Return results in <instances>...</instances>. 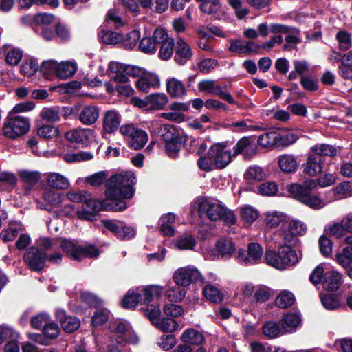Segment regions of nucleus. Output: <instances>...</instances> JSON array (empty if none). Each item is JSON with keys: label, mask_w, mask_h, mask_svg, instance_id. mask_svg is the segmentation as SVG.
<instances>
[{"label": "nucleus", "mask_w": 352, "mask_h": 352, "mask_svg": "<svg viewBox=\"0 0 352 352\" xmlns=\"http://www.w3.org/2000/svg\"><path fill=\"white\" fill-rule=\"evenodd\" d=\"M134 173L127 175L114 174L106 182L104 195L106 198L100 200L94 199L89 192L82 201L81 210L76 212L79 219L93 221L100 211L122 212L128 208L126 199H131L135 194L133 185Z\"/></svg>", "instance_id": "obj_1"}, {"label": "nucleus", "mask_w": 352, "mask_h": 352, "mask_svg": "<svg viewBox=\"0 0 352 352\" xmlns=\"http://www.w3.org/2000/svg\"><path fill=\"white\" fill-rule=\"evenodd\" d=\"M301 256V253L298 254L293 247L285 243L278 248L277 252L266 250L264 257L267 265L278 270H285L296 265Z\"/></svg>", "instance_id": "obj_2"}, {"label": "nucleus", "mask_w": 352, "mask_h": 352, "mask_svg": "<svg viewBox=\"0 0 352 352\" xmlns=\"http://www.w3.org/2000/svg\"><path fill=\"white\" fill-rule=\"evenodd\" d=\"M197 212L200 217L206 216L212 221H221L225 226H232L236 223L233 211L226 206L204 199L198 204Z\"/></svg>", "instance_id": "obj_3"}, {"label": "nucleus", "mask_w": 352, "mask_h": 352, "mask_svg": "<svg viewBox=\"0 0 352 352\" xmlns=\"http://www.w3.org/2000/svg\"><path fill=\"white\" fill-rule=\"evenodd\" d=\"M161 136L167 155L176 158L187 141L186 137L182 136L176 126L168 124L164 126Z\"/></svg>", "instance_id": "obj_4"}, {"label": "nucleus", "mask_w": 352, "mask_h": 352, "mask_svg": "<svg viewBox=\"0 0 352 352\" xmlns=\"http://www.w3.org/2000/svg\"><path fill=\"white\" fill-rule=\"evenodd\" d=\"M30 128L28 118L9 113L3 124V133L8 138L16 139L27 133Z\"/></svg>", "instance_id": "obj_5"}, {"label": "nucleus", "mask_w": 352, "mask_h": 352, "mask_svg": "<svg viewBox=\"0 0 352 352\" xmlns=\"http://www.w3.org/2000/svg\"><path fill=\"white\" fill-rule=\"evenodd\" d=\"M24 258L32 270L39 271L43 268L46 258L57 263L60 261L61 255L60 253H54V254L43 253L37 247L32 246L25 254Z\"/></svg>", "instance_id": "obj_6"}, {"label": "nucleus", "mask_w": 352, "mask_h": 352, "mask_svg": "<svg viewBox=\"0 0 352 352\" xmlns=\"http://www.w3.org/2000/svg\"><path fill=\"white\" fill-rule=\"evenodd\" d=\"M228 145V142L215 143L207 152L208 157L214 160L215 166L218 169L226 168L232 160L230 151H225Z\"/></svg>", "instance_id": "obj_7"}, {"label": "nucleus", "mask_w": 352, "mask_h": 352, "mask_svg": "<svg viewBox=\"0 0 352 352\" xmlns=\"http://www.w3.org/2000/svg\"><path fill=\"white\" fill-rule=\"evenodd\" d=\"M263 254V248L260 243H248L246 250L239 248L236 252L237 261L244 265L258 263Z\"/></svg>", "instance_id": "obj_8"}, {"label": "nucleus", "mask_w": 352, "mask_h": 352, "mask_svg": "<svg viewBox=\"0 0 352 352\" xmlns=\"http://www.w3.org/2000/svg\"><path fill=\"white\" fill-rule=\"evenodd\" d=\"M63 250L73 259L80 260L85 257H96L99 251L94 245H80V243H63Z\"/></svg>", "instance_id": "obj_9"}, {"label": "nucleus", "mask_w": 352, "mask_h": 352, "mask_svg": "<svg viewBox=\"0 0 352 352\" xmlns=\"http://www.w3.org/2000/svg\"><path fill=\"white\" fill-rule=\"evenodd\" d=\"M201 252L214 258H228L237 252L234 243H202Z\"/></svg>", "instance_id": "obj_10"}, {"label": "nucleus", "mask_w": 352, "mask_h": 352, "mask_svg": "<svg viewBox=\"0 0 352 352\" xmlns=\"http://www.w3.org/2000/svg\"><path fill=\"white\" fill-rule=\"evenodd\" d=\"M101 222L102 226L119 240H132L136 235V230L132 226L123 223L119 225L115 221L109 219H103Z\"/></svg>", "instance_id": "obj_11"}, {"label": "nucleus", "mask_w": 352, "mask_h": 352, "mask_svg": "<svg viewBox=\"0 0 352 352\" xmlns=\"http://www.w3.org/2000/svg\"><path fill=\"white\" fill-rule=\"evenodd\" d=\"M306 231L307 227L304 223L298 220H292L287 230H278L275 236L281 237L283 242H300L298 237L303 236Z\"/></svg>", "instance_id": "obj_12"}, {"label": "nucleus", "mask_w": 352, "mask_h": 352, "mask_svg": "<svg viewBox=\"0 0 352 352\" xmlns=\"http://www.w3.org/2000/svg\"><path fill=\"white\" fill-rule=\"evenodd\" d=\"M173 278L178 286L187 287L193 281L202 280L200 272L195 268L183 267L177 269L173 274Z\"/></svg>", "instance_id": "obj_13"}, {"label": "nucleus", "mask_w": 352, "mask_h": 352, "mask_svg": "<svg viewBox=\"0 0 352 352\" xmlns=\"http://www.w3.org/2000/svg\"><path fill=\"white\" fill-rule=\"evenodd\" d=\"M324 160L318 153L310 150L307 156L306 162L303 163V173L309 176H316L322 172Z\"/></svg>", "instance_id": "obj_14"}, {"label": "nucleus", "mask_w": 352, "mask_h": 352, "mask_svg": "<svg viewBox=\"0 0 352 352\" xmlns=\"http://www.w3.org/2000/svg\"><path fill=\"white\" fill-rule=\"evenodd\" d=\"M163 292L164 288L160 285L139 287L135 289V294L138 296L140 304H148L154 298L160 297Z\"/></svg>", "instance_id": "obj_15"}, {"label": "nucleus", "mask_w": 352, "mask_h": 352, "mask_svg": "<svg viewBox=\"0 0 352 352\" xmlns=\"http://www.w3.org/2000/svg\"><path fill=\"white\" fill-rule=\"evenodd\" d=\"M120 333L124 337V345L126 344L137 345L140 342V338L133 329L131 325L124 320H117Z\"/></svg>", "instance_id": "obj_16"}, {"label": "nucleus", "mask_w": 352, "mask_h": 352, "mask_svg": "<svg viewBox=\"0 0 352 352\" xmlns=\"http://www.w3.org/2000/svg\"><path fill=\"white\" fill-rule=\"evenodd\" d=\"M175 56L174 59L179 65H184L187 60L192 56V51L189 45L182 38H179L177 41L175 49Z\"/></svg>", "instance_id": "obj_17"}, {"label": "nucleus", "mask_w": 352, "mask_h": 352, "mask_svg": "<svg viewBox=\"0 0 352 352\" xmlns=\"http://www.w3.org/2000/svg\"><path fill=\"white\" fill-rule=\"evenodd\" d=\"M298 157L292 154H283L278 157V166L280 170L285 173L296 172L299 162Z\"/></svg>", "instance_id": "obj_18"}, {"label": "nucleus", "mask_w": 352, "mask_h": 352, "mask_svg": "<svg viewBox=\"0 0 352 352\" xmlns=\"http://www.w3.org/2000/svg\"><path fill=\"white\" fill-rule=\"evenodd\" d=\"M98 37L100 43L106 45H116L123 40V34L107 28L98 31Z\"/></svg>", "instance_id": "obj_19"}, {"label": "nucleus", "mask_w": 352, "mask_h": 352, "mask_svg": "<svg viewBox=\"0 0 352 352\" xmlns=\"http://www.w3.org/2000/svg\"><path fill=\"white\" fill-rule=\"evenodd\" d=\"M166 91L173 98H181L187 94L184 83L175 78L167 80Z\"/></svg>", "instance_id": "obj_20"}, {"label": "nucleus", "mask_w": 352, "mask_h": 352, "mask_svg": "<svg viewBox=\"0 0 352 352\" xmlns=\"http://www.w3.org/2000/svg\"><path fill=\"white\" fill-rule=\"evenodd\" d=\"M120 122V115L116 111H107L103 117V129L107 133H113L118 129Z\"/></svg>", "instance_id": "obj_21"}, {"label": "nucleus", "mask_w": 352, "mask_h": 352, "mask_svg": "<svg viewBox=\"0 0 352 352\" xmlns=\"http://www.w3.org/2000/svg\"><path fill=\"white\" fill-rule=\"evenodd\" d=\"M148 110L160 111L165 109L168 97L165 93H152L148 95Z\"/></svg>", "instance_id": "obj_22"}, {"label": "nucleus", "mask_w": 352, "mask_h": 352, "mask_svg": "<svg viewBox=\"0 0 352 352\" xmlns=\"http://www.w3.org/2000/svg\"><path fill=\"white\" fill-rule=\"evenodd\" d=\"M342 283V276L336 271L327 272L324 274L322 287L324 289L329 291L337 290Z\"/></svg>", "instance_id": "obj_23"}, {"label": "nucleus", "mask_w": 352, "mask_h": 352, "mask_svg": "<svg viewBox=\"0 0 352 352\" xmlns=\"http://www.w3.org/2000/svg\"><path fill=\"white\" fill-rule=\"evenodd\" d=\"M338 73L344 80L352 82V51L345 53L342 59V65L338 67Z\"/></svg>", "instance_id": "obj_24"}, {"label": "nucleus", "mask_w": 352, "mask_h": 352, "mask_svg": "<svg viewBox=\"0 0 352 352\" xmlns=\"http://www.w3.org/2000/svg\"><path fill=\"white\" fill-rule=\"evenodd\" d=\"M99 117V109L96 106L87 105L83 107L79 115L80 121L87 125L94 124Z\"/></svg>", "instance_id": "obj_25"}, {"label": "nucleus", "mask_w": 352, "mask_h": 352, "mask_svg": "<svg viewBox=\"0 0 352 352\" xmlns=\"http://www.w3.org/2000/svg\"><path fill=\"white\" fill-rule=\"evenodd\" d=\"M92 133H94V131L90 129H76L72 131H67L65 133V138L71 142L83 144L88 140L89 135Z\"/></svg>", "instance_id": "obj_26"}, {"label": "nucleus", "mask_w": 352, "mask_h": 352, "mask_svg": "<svg viewBox=\"0 0 352 352\" xmlns=\"http://www.w3.org/2000/svg\"><path fill=\"white\" fill-rule=\"evenodd\" d=\"M201 281L205 284L203 289V294L204 297L212 302H220L223 300V294L220 289L216 285L208 283L203 279Z\"/></svg>", "instance_id": "obj_27"}, {"label": "nucleus", "mask_w": 352, "mask_h": 352, "mask_svg": "<svg viewBox=\"0 0 352 352\" xmlns=\"http://www.w3.org/2000/svg\"><path fill=\"white\" fill-rule=\"evenodd\" d=\"M180 338L183 342L194 345L201 344L204 339V336L199 331L192 328L186 329Z\"/></svg>", "instance_id": "obj_28"}, {"label": "nucleus", "mask_w": 352, "mask_h": 352, "mask_svg": "<svg viewBox=\"0 0 352 352\" xmlns=\"http://www.w3.org/2000/svg\"><path fill=\"white\" fill-rule=\"evenodd\" d=\"M263 333L269 338H274L285 333V329L282 328L280 322L267 321L263 325Z\"/></svg>", "instance_id": "obj_29"}, {"label": "nucleus", "mask_w": 352, "mask_h": 352, "mask_svg": "<svg viewBox=\"0 0 352 352\" xmlns=\"http://www.w3.org/2000/svg\"><path fill=\"white\" fill-rule=\"evenodd\" d=\"M154 326L165 333H173L179 329V323L170 318L163 317L158 321L154 322Z\"/></svg>", "instance_id": "obj_30"}, {"label": "nucleus", "mask_w": 352, "mask_h": 352, "mask_svg": "<svg viewBox=\"0 0 352 352\" xmlns=\"http://www.w3.org/2000/svg\"><path fill=\"white\" fill-rule=\"evenodd\" d=\"M265 177L263 169L256 166L249 167L244 173V179L249 184L261 182Z\"/></svg>", "instance_id": "obj_31"}, {"label": "nucleus", "mask_w": 352, "mask_h": 352, "mask_svg": "<svg viewBox=\"0 0 352 352\" xmlns=\"http://www.w3.org/2000/svg\"><path fill=\"white\" fill-rule=\"evenodd\" d=\"M148 140L146 132L142 129H138L135 134L133 135L129 141V146L135 150L142 149Z\"/></svg>", "instance_id": "obj_32"}, {"label": "nucleus", "mask_w": 352, "mask_h": 352, "mask_svg": "<svg viewBox=\"0 0 352 352\" xmlns=\"http://www.w3.org/2000/svg\"><path fill=\"white\" fill-rule=\"evenodd\" d=\"M47 183L54 189L65 190L69 187V183L66 177L60 174L52 173L47 176Z\"/></svg>", "instance_id": "obj_33"}, {"label": "nucleus", "mask_w": 352, "mask_h": 352, "mask_svg": "<svg viewBox=\"0 0 352 352\" xmlns=\"http://www.w3.org/2000/svg\"><path fill=\"white\" fill-rule=\"evenodd\" d=\"M280 323L282 328L285 329V333H291L300 323V318L298 314L289 313L283 317Z\"/></svg>", "instance_id": "obj_34"}, {"label": "nucleus", "mask_w": 352, "mask_h": 352, "mask_svg": "<svg viewBox=\"0 0 352 352\" xmlns=\"http://www.w3.org/2000/svg\"><path fill=\"white\" fill-rule=\"evenodd\" d=\"M277 131H270L265 133L258 136L257 142L258 144L263 148H276L277 144Z\"/></svg>", "instance_id": "obj_35"}, {"label": "nucleus", "mask_w": 352, "mask_h": 352, "mask_svg": "<svg viewBox=\"0 0 352 352\" xmlns=\"http://www.w3.org/2000/svg\"><path fill=\"white\" fill-rule=\"evenodd\" d=\"M107 342L118 344L120 346H124V337H122L120 333L118 322L115 321L110 324L109 327V333L107 335Z\"/></svg>", "instance_id": "obj_36"}, {"label": "nucleus", "mask_w": 352, "mask_h": 352, "mask_svg": "<svg viewBox=\"0 0 352 352\" xmlns=\"http://www.w3.org/2000/svg\"><path fill=\"white\" fill-rule=\"evenodd\" d=\"M186 294V290L178 285L168 287L165 291L166 297L169 301L173 302H181L185 298Z\"/></svg>", "instance_id": "obj_37"}, {"label": "nucleus", "mask_w": 352, "mask_h": 352, "mask_svg": "<svg viewBox=\"0 0 352 352\" xmlns=\"http://www.w3.org/2000/svg\"><path fill=\"white\" fill-rule=\"evenodd\" d=\"M76 72L74 63L66 62L58 63L56 76L60 79H67L72 77Z\"/></svg>", "instance_id": "obj_38"}, {"label": "nucleus", "mask_w": 352, "mask_h": 352, "mask_svg": "<svg viewBox=\"0 0 352 352\" xmlns=\"http://www.w3.org/2000/svg\"><path fill=\"white\" fill-rule=\"evenodd\" d=\"M298 139V135L294 132H287L283 134L278 132L276 148H287L294 144Z\"/></svg>", "instance_id": "obj_39"}, {"label": "nucleus", "mask_w": 352, "mask_h": 352, "mask_svg": "<svg viewBox=\"0 0 352 352\" xmlns=\"http://www.w3.org/2000/svg\"><path fill=\"white\" fill-rule=\"evenodd\" d=\"M140 38V32L138 30H133L126 36L123 35V40L120 43L125 50H132L136 46Z\"/></svg>", "instance_id": "obj_40"}, {"label": "nucleus", "mask_w": 352, "mask_h": 352, "mask_svg": "<svg viewBox=\"0 0 352 352\" xmlns=\"http://www.w3.org/2000/svg\"><path fill=\"white\" fill-rule=\"evenodd\" d=\"M294 301V295L288 290H283L276 297L275 304L280 308H287L292 306Z\"/></svg>", "instance_id": "obj_41"}, {"label": "nucleus", "mask_w": 352, "mask_h": 352, "mask_svg": "<svg viewBox=\"0 0 352 352\" xmlns=\"http://www.w3.org/2000/svg\"><path fill=\"white\" fill-rule=\"evenodd\" d=\"M336 261L344 268L352 265V243L344 248L342 252L336 254Z\"/></svg>", "instance_id": "obj_42"}, {"label": "nucleus", "mask_w": 352, "mask_h": 352, "mask_svg": "<svg viewBox=\"0 0 352 352\" xmlns=\"http://www.w3.org/2000/svg\"><path fill=\"white\" fill-rule=\"evenodd\" d=\"M38 70L40 71V67L37 60L35 58H31L25 60L21 65L20 73L23 76H31L35 74Z\"/></svg>", "instance_id": "obj_43"}, {"label": "nucleus", "mask_w": 352, "mask_h": 352, "mask_svg": "<svg viewBox=\"0 0 352 352\" xmlns=\"http://www.w3.org/2000/svg\"><path fill=\"white\" fill-rule=\"evenodd\" d=\"M160 85V79L155 76L153 81L151 82L148 78L142 76L135 82L137 89L144 93H148L151 87H157Z\"/></svg>", "instance_id": "obj_44"}, {"label": "nucleus", "mask_w": 352, "mask_h": 352, "mask_svg": "<svg viewBox=\"0 0 352 352\" xmlns=\"http://www.w3.org/2000/svg\"><path fill=\"white\" fill-rule=\"evenodd\" d=\"M251 144L250 137H243L241 138L233 147V156L236 157L240 154L243 155L245 157L249 155L248 149Z\"/></svg>", "instance_id": "obj_45"}, {"label": "nucleus", "mask_w": 352, "mask_h": 352, "mask_svg": "<svg viewBox=\"0 0 352 352\" xmlns=\"http://www.w3.org/2000/svg\"><path fill=\"white\" fill-rule=\"evenodd\" d=\"M21 229V225L19 224H10L8 228L1 230L0 238L4 242L14 241L18 236Z\"/></svg>", "instance_id": "obj_46"}, {"label": "nucleus", "mask_w": 352, "mask_h": 352, "mask_svg": "<svg viewBox=\"0 0 352 352\" xmlns=\"http://www.w3.org/2000/svg\"><path fill=\"white\" fill-rule=\"evenodd\" d=\"M325 232L329 237H334L336 239H340L346 235V232L342 223H334L325 228Z\"/></svg>", "instance_id": "obj_47"}, {"label": "nucleus", "mask_w": 352, "mask_h": 352, "mask_svg": "<svg viewBox=\"0 0 352 352\" xmlns=\"http://www.w3.org/2000/svg\"><path fill=\"white\" fill-rule=\"evenodd\" d=\"M311 149V151L321 155L324 161L327 157H333L337 155V149L333 146L329 144H316L313 146Z\"/></svg>", "instance_id": "obj_48"}, {"label": "nucleus", "mask_w": 352, "mask_h": 352, "mask_svg": "<svg viewBox=\"0 0 352 352\" xmlns=\"http://www.w3.org/2000/svg\"><path fill=\"white\" fill-rule=\"evenodd\" d=\"M139 49L145 54H153L156 52L157 46L151 36H146L140 41Z\"/></svg>", "instance_id": "obj_49"}, {"label": "nucleus", "mask_w": 352, "mask_h": 352, "mask_svg": "<svg viewBox=\"0 0 352 352\" xmlns=\"http://www.w3.org/2000/svg\"><path fill=\"white\" fill-rule=\"evenodd\" d=\"M37 135L43 139H52L59 135V130L50 124L42 125L38 128Z\"/></svg>", "instance_id": "obj_50"}, {"label": "nucleus", "mask_w": 352, "mask_h": 352, "mask_svg": "<svg viewBox=\"0 0 352 352\" xmlns=\"http://www.w3.org/2000/svg\"><path fill=\"white\" fill-rule=\"evenodd\" d=\"M287 189L292 197L300 202L302 198H304L305 195H307V192L302 184L296 183L289 184Z\"/></svg>", "instance_id": "obj_51"}, {"label": "nucleus", "mask_w": 352, "mask_h": 352, "mask_svg": "<svg viewBox=\"0 0 352 352\" xmlns=\"http://www.w3.org/2000/svg\"><path fill=\"white\" fill-rule=\"evenodd\" d=\"M20 7L21 8H30L34 3L37 6H41L45 3L48 4L50 6L56 8L59 6L58 0H18Z\"/></svg>", "instance_id": "obj_52"}, {"label": "nucleus", "mask_w": 352, "mask_h": 352, "mask_svg": "<svg viewBox=\"0 0 352 352\" xmlns=\"http://www.w3.org/2000/svg\"><path fill=\"white\" fill-rule=\"evenodd\" d=\"M174 45L173 38H170L168 41L163 43L160 46L159 58L164 60H169L173 54Z\"/></svg>", "instance_id": "obj_53"}, {"label": "nucleus", "mask_w": 352, "mask_h": 352, "mask_svg": "<svg viewBox=\"0 0 352 352\" xmlns=\"http://www.w3.org/2000/svg\"><path fill=\"white\" fill-rule=\"evenodd\" d=\"M19 177L24 183L34 186L41 179V173L38 171L22 170L19 173Z\"/></svg>", "instance_id": "obj_54"}, {"label": "nucleus", "mask_w": 352, "mask_h": 352, "mask_svg": "<svg viewBox=\"0 0 352 352\" xmlns=\"http://www.w3.org/2000/svg\"><path fill=\"white\" fill-rule=\"evenodd\" d=\"M40 116L47 121L51 122H58L60 120V112L58 108L54 107L52 108H43L40 113Z\"/></svg>", "instance_id": "obj_55"}, {"label": "nucleus", "mask_w": 352, "mask_h": 352, "mask_svg": "<svg viewBox=\"0 0 352 352\" xmlns=\"http://www.w3.org/2000/svg\"><path fill=\"white\" fill-rule=\"evenodd\" d=\"M300 203L315 210L322 207L321 199L317 195H312L311 192H307V195H305Z\"/></svg>", "instance_id": "obj_56"}, {"label": "nucleus", "mask_w": 352, "mask_h": 352, "mask_svg": "<svg viewBox=\"0 0 352 352\" xmlns=\"http://www.w3.org/2000/svg\"><path fill=\"white\" fill-rule=\"evenodd\" d=\"M113 23L115 29H118L119 28L123 26L124 22L122 18L116 14V12L113 10H109L107 12L105 21L104 22L103 27L107 28H111V23Z\"/></svg>", "instance_id": "obj_57"}, {"label": "nucleus", "mask_w": 352, "mask_h": 352, "mask_svg": "<svg viewBox=\"0 0 352 352\" xmlns=\"http://www.w3.org/2000/svg\"><path fill=\"white\" fill-rule=\"evenodd\" d=\"M58 63L53 60H45L40 66V72L46 78H49L57 72Z\"/></svg>", "instance_id": "obj_58"}, {"label": "nucleus", "mask_w": 352, "mask_h": 352, "mask_svg": "<svg viewBox=\"0 0 352 352\" xmlns=\"http://www.w3.org/2000/svg\"><path fill=\"white\" fill-rule=\"evenodd\" d=\"M278 192V185L274 182L262 183L258 188V193L263 196H274Z\"/></svg>", "instance_id": "obj_59"}, {"label": "nucleus", "mask_w": 352, "mask_h": 352, "mask_svg": "<svg viewBox=\"0 0 352 352\" xmlns=\"http://www.w3.org/2000/svg\"><path fill=\"white\" fill-rule=\"evenodd\" d=\"M177 340L174 335L168 334L163 335L160 337L158 345L164 351H169L172 349L176 344Z\"/></svg>", "instance_id": "obj_60"}, {"label": "nucleus", "mask_w": 352, "mask_h": 352, "mask_svg": "<svg viewBox=\"0 0 352 352\" xmlns=\"http://www.w3.org/2000/svg\"><path fill=\"white\" fill-rule=\"evenodd\" d=\"M122 306L126 309L135 308L140 304L138 296L135 294V289L129 291L122 300Z\"/></svg>", "instance_id": "obj_61"}, {"label": "nucleus", "mask_w": 352, "mask_h": 352, "mask_svg": "<svg viewBox=\"0 0 352 352\" xmlns=\"http://www.w3.org/2000/svg\"><path fill=\"white\" fill-rule=\"evenodd\" d=\"M258 217V212L250 206H245L241 210V218L245 223H252Z\"/></svg>", "instance_id": "obj_62"}, {"label": "nucleus", "mask_w": 352, "mask_h": 352, "mask_svg": "<svg viewBox=\"0 0 352 352\" xmlns=\"http://www.w3.org/2000/svg\"><path fill=\"white\" fill-rule=\"evenodd\" d=\"M323 306L329 310H333L340 306L339 300L336 296L331 294H324L320 296Z\"/></svg>", "instance_id": "obj_63"}, {"label": "nucleus", "mask_w": 352, "mask_h": 352, "mask_svg": "<svg viewBox=\"0 0 352 352\" xmlns=\"http://www.w3.org/2000/svg\"><path fill=\"white\" fill-rule=\"evenodd\" d=\"M336 194L342 195L344 197L352 196V182H343L333 188Z\"/></svg>", "instance_id": "obj_64"}]
</instances>
